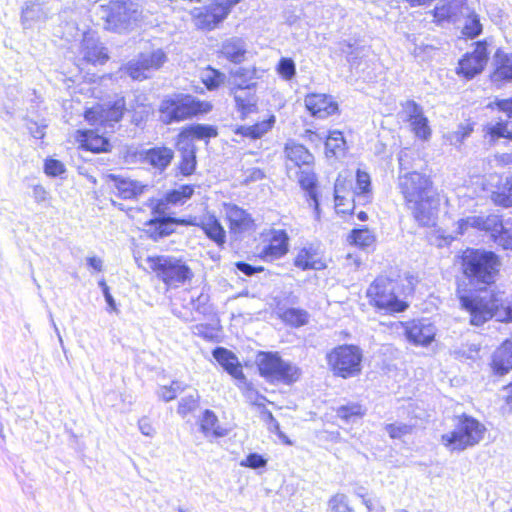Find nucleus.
Here are the masks:
<instances>
[{
    "label": "nucleus",
    "instance_id": "1",
    "mask_svg": "<svg viewBox=\"0 0 512 512\" xmlns=\"http://www.w3.org/2000/svg\"><path fill=\"white\" fill-rule=\"evenodd\" d=\"M398 187L419 225L434 224L439 198L433 190L430 178L419 172H407L399 175Z\"/></svg>",
    "mask_w": 512,
    "mask_h": 512
},
{
    "label": "nucleus",
    "instance_id": "2",
    "mask_svg": "<svg viewBox=\"0 0 512 512\" xmlns=\"http://www.w3.org/2000/svg\"><path fill=\"white\" fill-rule=\"evenodd\" d=\"M96 15L103 21V28L117 34H128L143 22V11L132 0H110L96 8Z\"/></svg>",
    "mask_w": 512,
    "mask_h": 512
},
{
    "label": "nucleus",
    "instance_id": "3",
    "mask_svg": "<svg viewBox=\"0 0 512 512\" xmlns=\"http://www.w3.org/2000/svg\"><path fill=\"white\" fill-rule=\"evenodd\" d=\"M501 262L492 251L468 249L462 256V270L469 285L485 290L495 283Z\"/></svg>",
    "mask_w": 512,
    "mask_h": 512
},
{
    "label": "nucleus",
    "instance_id": "4",
    "mask_svg": "<svg viewBox=\"0 0 512 512\" xmlns=\"http://www.w3.org/2000/svg\"><path fill=\"white\" fill-rule=\"evenodd\" d=\"M456 295L461 308L469 313L471 325L481 326L492 318L504 322V319L498 316L502 309V300L496 294L488 292L486 289L468 290L458 284Z\"/></svg>",
    "mask_w": 512,
    "mask_h": 512
},
{
    "label": "nucleus",
    "instance_id": "5",
    "mask_svg": "<svg viewBox=\"0 0 512 512\" xmlns=\"http://www.w3.org/2000/svg\"><path fill=\"white\" fill-rule=\"evenodd\" d=\"M397 288V281L384 276L377 277L366 291L369 304L383 314L404 312L408 303L396 294Z\"/></svg>",
    "mask_w": 512,
    "mask_h": 512
},
{
    "label": "nucleus",
    "instance_id": "6",
    "mask_svg": "<svg viewBox=\"0 0 512 512\" xmlns=\"http://www.w3.org/2000/svg\"><path fill=\"white\" fill-rule=\"evenodd\" d=\"M485 427L472 416L458 417L453 431L441 436L442 444L451 452L463 451L478 444L484 437Z\"/></svg>",
    "mask_w": 512,
    "mask_h": 512
},
{
    "label": "nucleus",
    "instance_id": "7",
    "mask_svg": "<svg viewBox=\"0 0 512 512\" xmlns=\"http://www.w3.org/2000/svg\"><path fill=\"white\" fill-rule=\"evenodd\" d=\"M256 363L259 373L270 383L278 382L291 385L301 376V369L295 364L285 361L278 352H259Z\"/></svg>",
    "mask_w": 512,
    "mask_h": 512
},
{
    "label": "nucleus",
    "instance_id": "8",
    "mask_svg": "<svg viewBox=\"0 0 512 512\" xmlns=\"http://www.w3.org/2000/svg\"><path fill=\"white\" fill-rule=\"evenodd\" d=\"M362 350L352 344H342L326 355L327 364L332 373L344 379L354 377L361 372Z\"/></svg>",
    "mask_w": 512,
    "mask_h": 512
},
{
    "label": "nucleus",
    "instance_id": "9",
    "mask_svg": "<svg viewBox=\"0 0 512 512\" xmlns=\"http://www.w3.org/2000/svg\"><path fill=\"white\" fill-rule=\"evenodd\" d=\"M460 228L470 225L478 230L490 234L491 239L503 249H512V221L504 220L501 216L490 214L488 216H473L461 219Z\"/></svg>",
    "mask_w": 512,
    "mask_h": 512
},
{
    "label": "nucleus",
    "instance_id": "10",
    "mask_svg": "<svg viewBox=\"0 0 512 512\" xmlns=\"http://www.w3.org/2000/svg\"><path fill=\"white\" fill-rule=\"evenodd\" d=\"M149 268L169 287L185 283L191 274L189 266L181 259L172 256H148Z\"/></svg>",
    "mask_w": 512,
    "mask_h": 512
},
{
    "label": "nucleus",
    "instance_id": "11",
    "mask_svg": "<svg viewBox=\"0 0 512 512\" xmlns=\"http://www.w3.org/2000/svg\"><path fill=\"white\" fill-rule=\"evenodd\" d=\"M162 204H154L152 207V218L145 222V233L153 241H158L175 230L177 224L192 225V216L187 218L173 217L162 210Z\"/></svg>",
    "mask_w": 512,
    "mask_h": 512
},
{
    "label": "nucleus",
    "instance_id": "12",
    "mask_svg": "<svg viewBox=\"0 0 512 512\" xmlns=\"http://www.w3.org/2000/svg\"><path fill=\"white\" fill-rule=\"evenodd\" d=\"M161 119L166 124L192 117V95L175 94L162 100L159 106Z\"/></svg>",
    "mask_w": 512,
    "mask_h": 512
},
{
    "label": "nucleus",
    "instance_id": "13",
    "mask_svg": "<svg viewBox=\"0 0 512 512\" xmlns=\"http://www.w3.org/2000/svg\"><path fill=\"white\" fill-rule=\"evenodd\" d=\"M134 162L147 165L157 174H162L171 164L174 151L166 146L136 149L131 154Z\"/></svg>",
    "mask_w": 512,
    "mask_h": 512
},
{
    "label": "nucleus",
    "instance_id": "14",
    "mask_svg": "<svg viewBox=\"0 0 512 512\" xmlns=\"http://www.w3.org/2000/svg\"><path fill=\"white\" fill-rule=\"evenodd\" d=\"M487 62V44L485 41H478L475 43V49L465 53L459 60L456 73L466 80H471L484 70Z\"/></svg>",
    "mask_w": 512,
    "mask_h": 512
},
{
    "label": "nucleus",
    "instance_id": "15",
    "mask_svg": "<svg viewBox=\"0 0 512 512\" xmlns=\"http://www.w3.org/2000/svg\"><path fill=\"white\" fill-rule=\"evenodd\" d=\"M166 59V54L160 49L150 54L142 53L136 60H131L126 64L125 72L133 80H143L147 78V71L159 69Z\"/></svg>",
    "mask_w": 512,
    "mask_h": 512
},
{
    "label": "nucleus",
    "instance_id": "16",
    "mask_svg": "<svg viewBox=\"0 0 512 512\" xmlns=\"http://www.w3.org/2000/svg\"><path fill=\"white\" fill-rule=\"evenodd\" d=\"M105 180L115 195L123 200L137 199L146 187L137 180L113 173L107 174Z\"/></svg>",
    "mask_w": 512,
    "mask_h": 512
},
{
    "label": "nucleus",
    "instance_id": "17",
    "mask_svg": "<svg viewBox=\"0 0 512 512\" xmlns=\"http://www.w3.org/2000/svg\"><path fill=\"white\" fill-rule=\"evenodd\" d=\"M259 256L263 260H276L288 252L289 237L285 230L272 229L263 241Z\"/></svg>",
    "mask_w": 512,
    "mask_h": 512
},
{
    "label": "nucleus",
    "instance_id": "18",
    "mask_svg": "<svg viewBox=\"0 0 512 512\" xmlns=\"http://www.w3.org/2000/svg\"><path fill=\"white\" fill-rule=\"evenodd\" d=\"M229 231L238 237L254 227V220L250 213L234 203H223Z\"/></svg>",
    "mask_w": 512,
    "mask_h": 512
},
{
    "label": "nucleus",
    "instance_id": "19",
    "mask_svg": "<svg viewBox=\"0 0 512 512\" xmlns=\"http://www.w3.org/2000/svg\"><path fill=\"white\" fill-rule=\"evenodd\" d=\"M196 10L194 8V12ZM227 17L226 8L221 7L217 0H213L209 5L199 9L197 14L194 13V24L199 29L211 31L218 27Z\"/></svg>",
    "mask_w": 512,
    "mask_h": 512
},
{
    "label": "nucleus",
    "instance_id": "20",
    "mask_svg": "<svg viewBox=\"0 0 512 512\" xmlns=\"http://www.w3.org/2000/svg\"><path fill=\"white\" fill-rule=\"evenodd\" d=\"M493 71L490 80L497 87L512 82V53L497 49L492 58Z\"/></svg>",
    "mask_w": 512,
    "mask_h": 512
},
{
    "label": "nucleus",
    "instance_id": "21",
    "mask_svg": "<svg viewBox=\"0 0 512 512\" xmlns=\"http://www.w3.org/2000/svg\"><path fill=\"white\" fill-rule=\"evenodd\" d=\"M255 87L256 83H247L246 80H243L235 82V86L231 88L236 107L243 116L252 113L256 108Z\"/></svg>",
    "mask_w": 512,
    "mask_h": 512
},
{
    "label": "nucleus",
    "instance_id": "22",
    "mask_svg": "<svg viewBox=\"0 0 512 512\" xmlns=\"http://www.w3.org/2000/svg\"><path fill=\"white\" fill-rule=\"evenodd\" d=\"M436 327L428 320L412 321L405 327L408 341L414 345L427 346L435 338Z\"/></svg>",
    "mask_w": 512,
    "mask_h": 512
},
{
    "label": "nucleus",
    "instance_id": "23",
    "mask_svg": "<svg viewBox=\"0 0 512 512\" xmlns=\"http://www.w3.org/2000/svg\"><path fill=\"white\" fill-rule=\"evenodd\" d=\"M304 103L310 114L320 119L327 118L338 110V104L332 96L326 94H308Z\"/></svg>",
    "mask_w": 512,
    "mask_h": 512
},
{
    "label": "nucleus",
    "instance_id": "24",
    "mask_svg": "<svg viewBox=\"0 0 512 512\" xmlns=\"http://www.w3.org/2000/svg\"><path fill=\"white\" fill-rule=\"evenodd\" d=\"M81 49L84 60L93 65H103L109 60L107 48L94 35H84Z\"/></svg>",
    "mask_w": 512,
    "mask_h": 512
},
{
    "label": "nucleus",
    "instance_id": "25",
    "mask_svg": "<svg viewBox=\"0 0 512 512\" xmlns=\"http://www.w3.org/2000/svg\"><path fill=\"white\" fill-rule=\"evenodd\" d=\"M176 148L182 153L179 166L181 174L192 175V123L187 124L177 135Z\"/></svg>",
    "mask_w": 512,
    "mask_h": 512
},
{
    "label": "nucleus",
    "instance_id": "26",
    "mask_svg": "<svg viewBox=\"0 0 512 512\" xmlns=\"http://www.w3.org/2000/svg\"><path fill=\"white\" fill-rule=\"evenodd\" d=\"M212 356L217 363L234 379H244L242 365L237 355L231 350L217 346L212 350Z\"/></svg>",
    "mask_w": 512,
    "mask_h": 512
},
{
    "label": "nucleus",
    "instance_id": "27",
    "mask_svg": "<svg viewBox=\"0 0 512 512\" xmlns=\"http://www.w3.org/2000/svg\"><path fill=\"white\" fill-rule=\"evenodd\" d=\"M77 141L81 149L93 153H107L112 149L110 140L94 130L78 131Z\"/></svg>",
    "mask_w": 512,
    "mask_h": 512
},
{
    "label": "nucleus",
    "instance_id": "28",
    "mask_svg": "<svg viewBox=\"0 0 512 512\" xmlns=\"http://www.w3.org/2000/svg\"><path fill=\"white\" fill-rule=\"evenodd\" d=\"M298 176V183L300 187L306 192L307 197L313 203V209L315 213V218L317 220L320 219V203H319V195L317 191V177L314 173L312 166L304 167L300 169Z\"/></svg>",
    "mask_w": 512,
    "mask_h": 512
},
{
    "label": "nucleus",
    "instance_id": "29",
    "mask_svg": "<svg viewBox=\"0 0 512 512\" xmlns=\"http://www.w3.org/2000/svg\"><path fill=\"white\" fill-rule=\"evenodd\" d=\"M125 110L124 98L117 99L99 110L98 122L104 129L113 130L115 125L122 120Z\"/></svg>",
    "mask_w": 512,
    "mask_h": 512
},
{
    "label": "nucleus",
    "instance_id": "30",
    "mask_svg": "<svg viewBox=\"0 0 512 512\" xmlns=\"http://www.w3.org/2000/svg\"><path fill=\"white\" fill-rule=\"evenodd\" d=\"M195 226L200 227L203 233L218 247H223L226 243V232L215 215H207L199 223L194 218Z\"/></svg>",
    "mask_w": 512,
    "mask_h": 512
},
{
    "label": "nucleus",
    "instance_id": "31",
    "mask_svg": "<svg viewBox=\"0 0 512 512\" xmlns=\"http://www.w3.org/2000/svg\"><path fill=\"white\" fill-rule=\"evenodd\" d=\"M294 264L302 270H321L326 267L318 247L314 245L303 247L298 252Z\"/></svg>",
    "mask_w": 512,
    "mask_h": 512
},
{
    "label": "nucleus",
    "instance_id": "32",
    "mask_svg": "<svg viewBox=\"0 0 512 512\" xmlns=\"http://www.w3.org/2000/svg\"><path fill=\"white\" fill-rule=\"evenodd\" d=\"M284 153L287 159L300 169L302 166L310 167L314 164L313 154L304 145L294 141L285 144Z\"/></svg>",
    "mask_w": 512,
    "mask_h": 512
},
{
    "label": "nucleus",
    "instance_id": "33",
    "mask_svg": "<svg viewBox=\"0 0 512 512\" xmlns=\"http://www.w3.org/2000/svg\"><path fill=\"white\" fill-rule=\"evenodd\" d=\"M220 53L230 62L240 64L245 60L247 44L240 37H231L222 42Z\"/></svg>",
    "mask_w": 512,
    "mask_h": 512
},
{
    "label": "nucleus",
    "instance_id": "34",
    "mask_svg": "<svg viewBox=\"0 0 512 512\" xmlns=\"http://www.w3.org/2000/svg\"><path fill=\"white\" fill-rule=\"evenodd\" d=\"M200 431L209 440L218 439L225 437L228 434V430L219 425V420L216 414L209 409H206L199 422Z\"/></svg>",
    "mask_w": 512,
    "mask_h": 512
},
{
    "label": "nucleus",
    "instance_id": "35",
    "mask_svg": "<svg viewBox=\"0 0 512 512\" xmlns=\"http://www.w3.org/2000/svg\"><path fill=\"white\" fill-rule=\"evenodd\" d=\"M192 197V184L180 186L178 189H171L167 191L163 198L156 201L155 204H162V210L167 209L168 205H183L188 199Z\"/></svg>",
    "mask_w": 512,
    "mask_h": 512
},
{
    "label": "nucleus",
    "instance_id": "36",
    "mask_svg": "<svg viewBox=\"0 0 512 512\" xmlns=\"http://www.w3.org/2000/svg\"><path fill=\"white\" fill-rule=\"evenodd\" d=\"M493 369L504 375L512 369V342L506 341L493 355Z\"/></svg>",
    "mask_w": 512,
    "mask_h": 512
},
{
    "label": "nucleus",
    "instance_id": "37",
    "mask_svg": "<svg viewBox=\"0 0 512 512\" xmlns=\"http://www.w3.org/2000/svg\"><path fill=\"white\" fill-rule=\"evenodd\" d=\"M278 316L286 324L294 328H299L309 322V313L302 308H283L278 307Z\"/></svg>",
    "mask_w": 512,
    "mask_h": 512
},
{
    "label": "nucleus",
    "instance_id": "38",
    "mask_svg": "<svg viewBox=\"0 0 512 512\" xmlns=\"http://www.w3.org/2000/svg\"><path fill=\"white\" fill-rule=\"evenodd\" d=\"M336 416L345 423H355L366 413V409L358 402H347L338 406L335 410Z\"/></svg>",
    "mask_w": 512,
    "mask_h": 512
},
{
    "label": "nucleus",
    "instance_id": "39",
    "mask_svg": "<svg viewBox=\"0 0 512 512\" xmlns=\"http://www.w3.org/2000/svg\"><path fill=\"white\" fill-rule=\"evenodd\" d=\"M325 149L327 156L341 157L344 156L346 150V141L342 132L331 131L326 136Z\"/></svg>",
    "mask_w": 512,
    "mask_h": 512
},
{
    "label": "nucleus",
    "instance_id": "40",
    "mask_svg": "<svg viewBox=\"0 0 512 512\" xmlns=\"http://www.w3.org/2000/svg\"><path fill=\"white\" fill-rule=\"evenodd\" d=\"M370 187H371V179L368 173L357 170L356 173V186L354 193L358 201L368 202L370 201Z\"/></svg>",
    "mask_w": 512,
    "mask_h": 512
},
{
    "label": "nucleus",
    "instance_id": "41",
    "mask_svg": "<svg viewBox=\"0 0 512 512\" xmlns=\"http://www.w3.org/2000/svg\"><path fill=\"white\" fill-rule=\"evenodd\" d=\"M274 123L275 116L272 115L267 120L256 123L255 125L241 127V134L252 139H258L267 133L273 127Z\"/></svg>",
    "mask_w": 512,
    "mask_h": 512
},
{
    "label": "nucleus",
    "instance_id": "42",
    "mask_svg": "<svg viewBox=\"0 0 512 512\" xmlns=\"http://www.w3.org/2000/svg\"><path fill=\"white\" fill-rule=\"evenodd\" d=\"M508 121H498L496 123H489L485 127L486 134L490 137L491 141H496L500 138L512 140V131L508 129Z\"/></svg>",
    "mask_w": 512,
    "mask_h": 512
},
{
    "label": "nucleus",
    "instance_id": "43",
    "mask_svg": "<svg viewBox=\"0 0 512 512\" xmlns=\"http://www.w3.org/2000/svg\"><path fill=\"white\" fill-rule=\"evenodd\" d=\"M351 243L366 248L373 244L375 237L367 227L354 228L349 236Z\"/></svg>",
    "mask_w": 512,
    "mask_h": 512
},
{
    "label": "nucleus",
    "instance_id": "44",
    "mask_svg": "<svg viewBox=\"0 0 512 512\" xmlns=\"http://www.w3.org/2000/svg\"><path fill=\"white\" fill-rule=\"evenodd\" d=\"M483 31L482 24L480 22V17L474 11L471 12L466 20L462 29V34L469 39H474L478 37Z\"/></svg>",
    "mask_w": 512,
    "mask_h": 512
},
{
    "label": "nucleus",
    "instance_id": "45",
    "mask_svg": "<svg viewBox=\"0 0 512 512\" xmlns=\"http://www.w3.org/2000/svg\"><path fill=\"white\" fill-rule=\"evenodd\" d=\"M200 79L207 89L214 90L223 82L224 74L208 66L201 72Z\"/></svg>",
    "mask_w": 512,
    "mask_h": 512
},
{
    "label": "nucleus",
    "instance_id": "46",
    "mask_svg": "<svg viewBox=\"0 0 512 512\" xmlns=\"http://www.w3.org/2000/svg\"><path fill=\"white\" fill-rule=\"evenodd\" d=\"M344 190V185L339 184L338 182L335 183L334 187V199H335V208L337 213L347 214L352 213L355 204H350L349 199H347L345 196L341 195L342 191Z\"/></svg>",
    "mask_w": 512,
    "mask_h": 512
},
{
    "label": "nucleus",
    "instance_id": "47",
    "mask_svg": "<svg viewBox=\"0 0 512 512\" xmlns=\"http://www.w3.org/2000/svg\"><path fill=\"white\" fill-rule=\"evenodd\" d=\"M409 123L411 130L417 138L421 140H428L430 138L431 128L429 126L428 118L425 115H422Z\"/></svg>",
    "mask_w": 512,
    "mask_h": 512
},
{
    "label": "nucleus",
    "instance_id": "48",
    "mask_svg": "<svg viewBox=\"0 0 512 512\" xmlns=\"http://www.w3.org/2000/svg\"><path fill=\"white\" fill-rule=\"evenodd\" d=\"M276 71L281 78L289 81L296 75V64L292 58L282 57L276 66Z\"/></svg>",
    "mask_w": 512,
    "mask_h": 512
},
{
    "label": "nucleus",
    "instance_id": "49",
    "mask_svg": "<svg viewBox=\"0 0 512 512\" xmlns=\"http://www.w3.org/2000/svg\"><path fill=\"white\" fill-rule=\"evenodd\" d=\"M385 431L392 439H400L412 433L413 425L402 422L390 423L385 426Z\"/></svg>",
    "mask_w": 512,
    "mask_h": 512
},
{
    "label": "nucleus",
    "instance_id": "50",
    "mask_svg": "<svg viewBox=\"0 0 512 512\" xmlns=\"http://www.w3.org/2000/svg\"><path fill=\"white\" fill-rule=\"evenodd\" d=\"M328 507L331 512H354L348 505V499L345 494H336L328 501Z\"/></svg>",
    "mask_w": 512,
    "mask_h": 512
},
{
    "label": "nucleus",
    "instance_id": "51",
    "mask_svg": "<svg viewBox=\"0 0 512 512\" xmlns=\"http://www.w3.org/2000/svg\"><path fill=\"white\" fill-rule=\"evenodd\" d=\"M41 7L38 3L26 1L21 11V21L23 24L36 20L40 17Z\"/></svg>",
    "mask_w": 512,
    "mask_h": 512
},
{
    "label": "nucleus",
    "instance_id": "52",
    "mask_svg": "<svg viewBox=\"0 0 512 512\" xmlns=\"http://www.w3.org/2000/svg\"><path fill=\"white\" fill-rule=\"evenodd\" d=\"M218 135V129L214 125L194 124V140H207Z\"/></svg>",
    "mask_w": 512,
    "mask_h": 512
},
{
    "label": "nucleus",
    "instance_id": "53",
    "mask_svg": "<svg viewBox=\"0 0 512 512\" xmlns=\"http://www.w3.org/2000/svg\"><path fill=\"white\" fill-rule=\"evenodd\" d=\"M44 172L49 177H59L66 172L65 165L58 159L47 158L44 162Z\"/></svg>",
    "mask_w": 512,
    "mask_h": 512
},
{
    "label": "nucleus",
    "instance_id": "54",
    "mask_svg": "<svg viewBox=\"0 0 512 512\" xmlns=\"http://www.w3.org/2000/svg\"><path fill=\"white\" fill-rule=\"evenodd\" d=\"M403 112L405 114V118L408 122L416 120L420 116L424 115V111L421 105H419L414 100H407L402 104Z\"/></svg>",
    "mask_w": 512,
    "mask_h": 512
},
{
    "label": "nucleus",
    "instance_id": "55",
    "mask_svg": "<svg viewBox=\"0 0 512 512\" xmlns=\"http://www.w3.org/2000/svg\"><path fill=\"white\" fill-rule=\"evenodd\" d=\"M237 386L242 391L243 395L255 403L257 399L260 397L258 391H256L253 387V384L248 381L246 376L244 375V379H237Z\"/></svg>",
    "mask_w": 512,
    "mask_h": 512
},
{
    "label": "nucleus",
    "instance_id": "56",
    "mask_svg": "<svg viewBox=\"0 0 512 512\" xmlns=\"http://www.w3.org/2000/svg\"><path fill=\"white\" fill-rule=\"evenodd\" d=\"M98 286L101 289V292L103 294V297L105 299V302L107 304V310L109 312H118L117 304L110 292V287L107 285L106 281L104 279H101L98 282Z\"/></svg>",
    "mask_w": 512,
    "mask_h": 512
},
{
    "label": "nucleus",
    "instance_id": "57",
    "mask_svg": "<svg viewBox=\"0 0 512 512\" xmlns=\"http://www.w3.org/2000/svg\"><path fill=\"white\" fill-rule=\"evenodd\" d=\"M267 460L258 453H250L244 461L241 462L242 466L252 469H259L265 467Z\"/></svg>",
    "mask_w": 512,
    "mask_h": 512
},
{
    "label": "nucleus",
    "instance_id": "58",
    "mask_svg": "<svg viewBox=\"0 0 512 512\" xmlns=\"http://www.w3.org/2000/svg\"><path fill=\"white\" fill-rule=\"evenodd\" d=\"M197 332L194 331V334H198L202 336L204 339L215 342L218 341L219 338V330L214 327H207L202 324L195 326Z\"/></svg>",
    "mask_w": 512,
    "mask_h": 512
},
{
    "label": "nucleus",
    "instance_id": "59",
    "mask_svg": "<svg viewBox=\"0 0 512 512\" xmlns=\"http://www.w3.org/2000/svg\"><path fill=\"white\" fill-rule=\"evenodd\" d=\"M255 76H256L255 69L240 67L233 73L232 85L235 86V82L243 81V80H246L247 83H253L252 80L255 78Z\"/></svg>",
    "mask_w": 512,
    "mask_h": 512
},
{
    "label": "nucleus",
    "instance_id": "60",
    "mask_svg": "<svg viewBox=\"0 0 512 512\" xmlns=\"http://www.w3.org/2000/svg\"><path fill=\"white\" fill-rule=\"evenodd\" d=\"M472 130L473 129L469 125H460L458 129L451 134V143L453 145H460L464 139L471 134Z\"/></svg>",
    "mask_w": 512,
    "mask_h": 512
},
{
    "label": "nucleus",
    "instance_id": "61",
    "mask_svg": "<svg viewBox=\"0 0 512 512\" xmlns=\"http://www.w3.org/2000/svg\"><path fill=\"white\" fill-rule=\"evenodd\" d=\"M235 267L239 272H241L245 276H249V277L255 275L256 273H260V272L264 271L263 266L251 265L244 261L236 262Z\"/></svg>",
    "mask_w": 512,
    "mask_h": 512
},
{
    "label": "nucleus",
    "instance_id": "62",
    "mask_svg": "<svg viewBox=\"0 0 512 512\" xmlns=\"http://www.w3.org/2000/svg\"><path fill=\"white\" fill-rule=\"evenodd\" d=\"M431 13L438 22L450 20L452 17L451 7L447 5L436 6Z\"/></svg>",
    "mask_w": 512,
    "mask_h": 512
},
{
    "label": "nucleus",
    "instance_id": "63",
    "mask_svg": "<svg viewBox=\"0 0 512 512\" xmlns=\"http://www.w3.org/2000/svg\"><path fill=\"white\" fill-rule=\"evenodd\" d=\"M149 116L148 110L144 107L134 110L131 117V122L137 127H143Z\"/></svg>",
    "mask_w": 512,
    "mask_h": 512
},
{
    "label": "nucleus",
    "instance_id": "64",
    "mask_svg": "<svg viewBox=\"0 0 512 512\" xmlns=\"http://www.w3.org/2000/svg\"><path fill=\"white\" fill-rule=\"evenodd\" d=\"M192 412V396H187L179 401L177 413L184 419Z\"/></svg>",
    "mask_w": 512,
    "mask_h": 512
}]
</instances>
